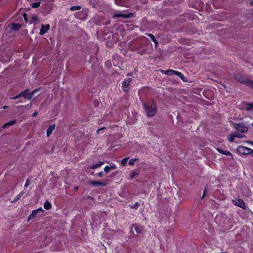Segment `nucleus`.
Wrapping results in <instances>:
<instances>
[{
	"instance_id": "a19ab883",
	"label": "nucleus",
	"mask_w": 253,
	"mask_h": 253,
	"mask_svg": "<svg viewBox=\"0 0 253 253\" xmlns=\"http://www.w3.org/2000/svg\"><path fill=\"white\" fill-rule=\"evenodd\" d=\"M36 210L38 212H43L44 211V210L42 207H40V208H38L37 209H36Z\"/></svg>"
},
{
	"instance_id": "7c9ffc66",
	"label": "nucleus",
	"mask_w": 253,
	"mask_h": 253,
	"mask_svg": "<svg viewBox=\"0 0 253 253\" xmlns=\"http://www.w3.org/2000/svg\"><path fill=\"white\" fill-rule=\"evenodd\" d=\"M81 9V6H72L70 10L71 11H75V10H80Z\"/></svg>"
},
{
	"instance_id": "aec40b11",
	"label": "nucleus",
	"mask_w": 253,
	"mask_h": 253,
	"mask_svg": "<svg viewBox=\"0 0 253 253\" xmlns=\"http://www.w3.org/2000/svg\"><path fill=\"white\" fill-rule=\"evenodd\" d=\"M38 213V212L36 210L32 211V213L28 216V220H30L31 219H33L35 217H36Z\"/></svg>"
},
{
	"instance_id": "6e6552de",
	"label": "nucleus",
	"mask_w": 253,
	"mask_h": 253,
	"mask_svg": "<svg viewBox=\"0 0 253 253\" xmlns=\"http://www.w3.org/2000/svg\"><path fill=\"white\" fill-rule=\"evenodd\" d=\"M133 13L130 12L129 13H121V12H118L115 13L113 16V18L116 19L119 17H123L125 18H129L133 17Z\"/></svg>"
},
{
	"instance_id": "2f4dec72",
	"label": "nucleus",
	"mask_w": 253,
	"mask_h": 253,
	"mask_svg": "<svg viewBox=\"0 0 253 253\" xmlns=\"http://www.w3.org/2000/svg\"><path fill=\"white\" fill-rule=\"evenodd\" d=\"M40 5V1L37 2L33 3L31 4V7L33 8H38Z\"/></svg>"
},
{
	"instance_id": "6e6d98bb",
	"label": "nucleus",
	"mask_w": 253,
	"mask_h": 253,
	"mask_svg": "<svg viewBox=\"0 0 253 253\" xmlns=\"http://www.w3.org/2000/svg\"><path fill=\"white\" fill-rule=\"evenodd\" d=\"M22 102H23V101H22V100H19V101H17V102H16V103H22Z\"/></svg>"
},
{
	"instance_id": "f704fd0d",
	"label": "nucleus",
	"mask_w": 253,
	"mask_h": 253,
	"mask_svg": "<svg viewBox=\"0 0 253 253\" xmlns=\"http://www.w3.org/2000/svg\"><path fill=\"white\" fill-rule=\"evenodd\" d=\"M138 53L140 55H144L145 54L147 53L148 52H147L146 49H142V50H139Z\"/></svg>"
},
{
	"instance_id": "bf43d9fd",
	"label": "nucleus",
	"mask_w": 253,
	"mask_h": 253,
	"mask_svg": "<svg viewBox=\"0 0 253 253\" xmlns=\"http://www.w3.org/2000/svg\"><path fill=\"white\" fill-rule=\"evenodd\" d=\"M251 154H252V156L253 157V151L251 153Z\"/></svg>"
},
{
	"instance_id": "412c9836",
	"label": "nucleus",
	"mask_w": 253,
	"mask_h": 253,
	"mask_svg": "<svg viewBox=\"0 0 253 253\" xmlns=\"http://www.w3.org/2000/svg\"><path fill=\"white\" fill-rule=\"evenodd\" d=\"M104 164V162L101 161H98V163L96 164H93L90 166V169H95L96 168H97L100 166H101Z\"/></svg>"
},
{
	"instance_id": "ea45409f",
	"label": "nucleus",
	"mask_w": 253,
	"mask_h": 253,
	"mask_svg": "<svg viewBox=\"0 0 253 253\" xmlns=\"http://www.w3.org/2000/svg\"><path fill=\"white\" fill-rule=\"evenodd\" d=\"M245 191V193H246L245 195L247 196H250L251 195L250 190L249 189H246Z\"/></svg>"
},
{
	"instance_id": "13d9d810",
	"label": "nucleus",
	"mask_w": 253,
	"mask_h": 253,
	"mask_svg": "<svg viewBox=\"0 0 253 253\" xmlns=\"http://www.w3.org/2000/svg\"><path fill=\"white\" fill-rule=\"evenodd\" d=\"M249 143H250V144H252L253 145V142L249 141Z\"/></svg>"
},
{
	"instance_id": "ddd939ff",
	"label": "nucleus",
	"mask_w": 253,
	"mask_h": 253,
	"mask_svg": "<svg viewBox=\"0 0 253 253\" xmlns=\"http://www.w3.org/2000/svg\"><path fill=\"white\" fill-rule=\"evenodd\" d=\"M55 126H55V124L50 125L49 126V127L47 130V131H46L47 137H49L52 133L53 130L55 128Z\"/></svg>"
},
{
	"instance_id": "a878e982",
	"label": "nucleus",
	"mask_w": 253,
	"mask_h": 253,
	"mask_svg": "<svg viewBox=\"0 0 253 253\" xmlns=\"http://www.w3.org/2000/svg\"><path fill=\"white\" fill-rule=\"evenodd\" d=\"M139 175L138 172H136L134 171H132L130 173V174L129 175L130 179H132V178H134L135 177L138 176Z\"/></svg>"
},
{
	"instance_id": "0eeeda50",
	"label": "nucleus",
	"mask_w": 253,
	"mask_h": 253,
	"mask_svg": "<svg viewBox=\"0 0 253 253\" xmlns=\"http://www.w3.org/2000/svg\"><path fill=\"white\" fill-rule=\"evenodd\" d=\"M234 127L238 131L242 133L247 132L248 127L244 126L242 123H238L234 124Z\"/></svg>"
},
{
	"instance_id": "8fccbe9b",
	"label": "nucleus",
	"mask_w": 253,
	"mask_h": 253,
	"mask_svg": "<svg viewBox=\"0 0 253 253\" xmlns=\"http://www.w3.org/2000/svg\"><path fill=\"white\" fill-rule=\"evenodd\" d=\"M109 64H110V62L108 61H106L105 63V65H108Z\"/></svg>"
},
{
	"instance_id": "1a4fd4ad",
	"label": "nucleus",
	"mask_w": 253,
	"mask_h": 253,
	"mask_svg": "<svg viewBox=\"0 0 253 253\" xmlns=\"http://www.w3.org/2000/svg\"><path fill=\"white\" fill-rule=\"evenodd\" d=\"M232 202L233 204L238 207L242 208L243 209H246V207L245 202L241 199H238L237 200H233Z\"/></svg>"
},
{
	"instance_id": "72a5a7b5",
	"label": "nucleus",
	"mask_w": 253,
	"mask_h": 253,
	"mask_svg": "<svg viewBox=\"0 0 253 253\" xmlns=\"http://www.w3.org/2000/svg\"><path fill=\"white\" fill-rule=\"evenodd\" d=\"M138 160V159H131L129 160L128 164L130 166H133L134 165L135 162Z\"/></svg>"
},
{
	"instance_id": "c756f323",
	"label": "nucleus",
	"mask_w": 253,
	"mask_h": 253,
	"mask_svg": "<svg viewBox=\"0 0 253 253\" xmlns=\"http://www.w3.org/2000/svg\"><path fill=\"white\" fill-rule=\"evenodd\" d=\"M39 91H40L39 89H36L32 91V92H29V95L28 96H30V99L31 100L34 96V95L35 94V93Z\"/></svg>"
},
{
	"instance_id": "5fc2aeb1",
	"label": "nucleus",
	"mask_w": 253,
	"mask_h": 253,
	"mask_svg": "<svg viewBox=\"0 0 253 253\" xmlns=\"http://www.w3.org/2000/svg\"><path fill=\"white\" fill-rule=\"evenodd\" d=\"M166 70H161V73H162L163 74H165V71H166Z\"/></svg>"
},
{
	"instance_id": "864d4df0",
	"label": "nucleus",
	"mask_w": 253,
	"mask_h": 253,
	"mask_svg": "<svg viewBox=\"0 0 253 253\" xmlns=\"http://www.w3.org/2000/svg\"><path fill=\"white\" fill-rule=\"evenodd\" d=\"M78 188H78V186H76V187H75L74 188V189H75V191H77V190H78Z\"/></svg>"
},
{
	"instance_id": "4d7b16f0",
	"label": "nucleus",
	"mask_w": 253,
	"mask_h": 253,
	"mask_svg": "<svg viewBox=\"0 0 253 253\" xmlns=\"http://www.w3.org/2000/svg\"><path fill=\"white\" fill-rule=\"evenodd\" d=\"M3 108L4 109H7V108H8V106H3Z\"/></svg>"
},
{
	"instance_id": "9d476101",
	"label": "nucleus",
	"mask_w": 253,
	"mask_h": 253,
	"mask_svg": "<svg viewBox=\"0 0 253 253\" xmlns=\"http://www.w3.org/2000/svg\"><path fill=\"white\" fill-rule=\"evenodd\" d=\"M242 107L247 111H253V102H244L242 104Z\"/></svg>"
},
{
	"instance_id": "5701e85b",
	"label": "nucleus",
	"mask_w": 253,
	"mask_h": 253,
	"mask_svg": "<svg viewBox=\"0 0 253 253\" xmlns=\"http://www.w3.org/2000/svg\"><path fill=\"white\" fill-rule=\"evenodd\" d=\"M44 208L46 210H50L52 208V205L50 202H49L48 200L46 201L44 204Z\"/></svg>"
},
{
	"instance_id": "58836bf2",
	"label": "nucleus",
	"mask_w": 253,
	"mask_h": 253,
	"mask_svg": "<svg viewBox=\"0 0 253 253\" xmlns=\"http://www.w3.org/2000/svg\"><path fill=\"white\" fill-rule=\"evenodd\" d=\"M146 35H147L148 37H149L151 40H153L154 39H155V36L153 34L151 33H146Z\"/></svg>"
},
{
	"instance_id": "473e14b6",
	"label": "nucleus",
	"mask_w": 253,
	"mask_h": 253,
	"mask_svg": "<svg viewBox=\"0 0 253 253\" xmlns=\"http://www.w3.org/2000/svg\"><path fill=\"white\" fill-rule=\"evenodd\" d=\"M129 159V157H125L124 158H123L122 160H121V164L123 165V166H124L126 165V162H127L128 160Z\"/></svg>"
},
{
	"instance_id": "c9c22d12",
	"label": "nucleus",
	"mask_w": 253,
	"mask_h": 253,
	"mask_svg": "<svg viewBox=\"0 0 253 253\" xmlns=\"http://www.w3.org/2000/svg\"><path fill=\"white\" fill-rule=\"evenodd\" d=\"M247 86L253 89V81L252 80H250L249 82L248 83V84H247Z\"/></svg>"
},
{
	"instance_id": "423d86ee",
	"label": "nucleus",
	"mask_w": 253,
	"mask_h": 253,
	"mask_svg": "<svg viewBox=\"0 0 253 253\" xmlns=\"http://www.w3.org/2000/svg\"><path fill=\"white\" fill-rule=\"evenodd\" d=\"M29 89H26L25 90L21 91L19 94L17 95L16 96L11 97V99L15 100V99H18L21 97H23L25 99L30 100V96H28L29 95Z\"/></svg>"
},
{
	"instance_id": "e433bc0d",
	"label": "nucleus",
	"mask_w": 253,
	"mask_h": 253,
	"mask_svg": "<svg viewBox=\"0 0 253 253\" xmlns=\"http://www.w3.org/2000/svg\"><path fill=\"white\" fill-rule=\"evenodd\" d=\"M233 133H234V134L235 135V138L237 137V138H242L244 136V135L243 134H239L238 132H234Z\"/></svg>"
},
{
	"instance_id": "f8f14e48",
	"label": "nucleus",
	"mask_w": 253,
	"mask_h": 253,
	"mask_svg": "<svg viewBox=\"0 0 253 253\" xmlns=\"http://www.w3.org/2000/svg\"><path fill=\"white\" fill-rule=\"evenodd\" d=\"M89 182L93 186H105L108 184V182L106 181L99 182L97 181L89 180Z\"/></svg>"
},
{
	"instance_id": "b1692460",
	"label": "nucleus",
	"mask_w": 253,
	"mask_h": 253,
	"mask_svg": "<svg viewBox=\"0 0 253 253\" xmlns=\"http://www.w3.org/2000/svg\"><path fill=\"white\" fill-rule=\"evenodd\" d=\"M20 27V24L17 23H13L12 24V29L14 31H17L18 30Z\"/></svg>"
},
{
	"instance_id": "052dcab7",
	"label": "nucleus",
	"mask_w": 253,
	"mask_h": 253,
	"mask_svg": "<svg viewBox=\"0 0 253 253\" xmlns=\"http://www.w3.org/2000/svg\"><path fill=\"white\" fill-rule=\"evenodd\" d=\"M143 38H144V39H147V38H146L145 36H143L142 37Z\"/></svg>"
},
{
	"instance_id": "4c0bfd02",
	"label": "nucleus",
	"mask_w": 253,
	"mask_h": 253,
	"mask_svg": "<svg viewBox=\"0 0 253 253\" xmlns=\"http://www.w3.org/2000/svg\"><path fill=\"white\" fill-rule=\"evenodd\" d=\"M30 179L29 178H27V180H26V182H25V184L24 185V187L25 188L28 187V186L29 185V184H30Z\"/></svg>"
},
{
	"instance_id": "cd10ccee",
	"label": "nucleus",
	"mask_w": 253,
	"mask_h": 253,
	"mask_svg": "<svg viewBox=\"0 0 253 253\" xmlns=\"http://www.w3.org/2000/svg\"><path fill=\"white\" fill-rule=\"evenodd\" d=\"M140 206L139 202H135L134 204L131 205L130 206L131 208L134 209H137V208Z\"/></svg>"
},
{
	"instance_id": "bb28decb",
	"label": "nucleus",
	"mask_w": 253,
	"mask_h": 253,
	"mask_svg": "<svg viewBox=\"0 0 253 253\" xmlns=\"http://www.w3.org/2000/svg\"><path fill=\"white\" fill-rule=\"evenodd\" d=\"M235 138V137L234 133L230 134L228 136V140L230 142H234Z\"/></svg>"
},
{
	"instance_id": "6ab92c4d",
	"label": "nucleus",
	"mask_w": 253,
	"mask_h": 253,
	"mask_svg": "<svg viewBox=\"0 0 253 253\" xmlns=\"http://www.w3.org/2000/svg\"><path fill=\"white\" fill-rule=\"evenodd\" d=\"M177 71L174 70L172 69H169L165 71V74L167 75L168 76H172L173 75H176V73Z\"/></svg>"
},
{
	"instance_id": "4468645a",
	"label": "nucleus",
	"mask_w": 253,
	"mask_h": 253,
	"mask_svg": "<svg viewBox=\"0 0 253 253\" xmlns=\"http://www.w3.org/2000/svg\"><path fill=\"white\" fill-rule=\"evenodd\" d=\"M217 151L221 154L225 155L228 156H232V153L228 150H224L220 148L216 149Z\"/></svg>"
},
{
	"instance_id": "a18cd8bd",
	"label": "nucleus",
	"mask_w": 253,
	"mask_h": 253,
	"mask_svg": "<svg viewBox=\"0 0 253 253\" xmlns=\"http://www.w3.org/2000/svg\"><path fill=\"white\" fill-rule=\"evenodd\" d=\"M134 229H135V231L137 233H140V228L138 227H135Z\"/></svg>"
},
{
	"instance_id": "7ed1b4c3",
	"label": "nucleus",
	"mask_w": 253,
	"mask_h": 253,
	"mask_svg": "<svg viewBox=\"0 0 253 253\" xmlns=\"http://www.w3.org/2000/svg\"><path fill=\"white\" fill-rule=\"evenodd\" d=\"M132 81L131 78H125L122 82V88L123 91L127 93L129 92L130 87L131 85V82Z\"/></svg>"
},
{
	"instance_id": "3c124183",
	"label": "nucleus",
	"mask_w": 253,
	"mask_h": 253,
	"mask_svg": "<svg viewBox=\"0 0 253 253\" xmlns=\"http://www.w3.org/2000/svg\"><path fill=\"white\" fill-rule=\"evenodd\" d=\"M250 5H252V6H253V0L250 1Z\"/></svg>"
},
{
	"instance_id": "4be33fe9",
	"label": "nucleus",
	"mask_w": 253,
	"mask_h": 253,
	"mask_svg": "<svg viewBox=\"0 0 253 253\" xmlns=\"http://www.w3.org/2000/svg\"><path fill=\"white\" fill-rule=\"evenodd\" d=\"M116 169V167L115 166H106L104 169V170L105 173H108L111 169Z\"/></svg>"
},
{
	"instance_id": "39448f33",
	"label": "nucleus",
	"mask_w": 253,
	"mask_h": 253,
	"mask_svg": "<svg viewBox=\"0 0 253 253\" xmlns=\"http://www.w3.org/2000/svg\"><path fill=\"white\" fill-rule=\"evenodd\" d=\"M237 150L241 155H248L253 151L252 149L243 146H239Z\"/></svg>"
},
{
	"instance_id": "393cba45",
	"label": "nucleus",
	"mask_w": 253,
	"mask_h": 253,
	"mask_svg": "<svg viewBox=\"0 0 253 253\" xmlns=\"http://www.w3.org/2000/svg\"><path fill=\"white\" fill-rule=\"evenodd\" d=\"M23 192H21L20 193H19L13 199L12 202L14 203L18 201L20 198L22 197V196L23 195Z\"/></svg>"
},
{
	"instance_id": "37998d69",
	"label": "nucleus",
	"mask_w": 253,
	"mask_h": 253,
	"mask_svg": "<svg viewBox=\"0 0 253 253\" xmlns=\"http://www.w3.org/2000/svg\"><path fill=\"white\" fill-rule=\"evenodd\" d=\"M104 173L103 171H101L97 174H96V175L99 176L100 177H102L104 176Z\"/></svg>"
},
{
	"instance_id": "f3484780",
	"label": "nucleus",
	"mask_w": 253,
	"mask_h": 253,
	"mask_svg": "<svg viewBox=\"0 0 253 253\" xmlns=\"http://www.w3.org/2000/svg\"><path fill=\"white\" fill-rule=\"evenodd\" d=\"M16 122V120L15 119H14V120H10L9 121V122L5 123L3 126H2V128H7V126H12V125H14Z\"/></svg>"
},
{
	"instance_id": "79ce46f5",
	"label": "nucleus",
	"mask_w": 253,
	"mask_h": 253,
	"mask_svg": "<svg viewBox=\"0 0 253 253\" xmlns=\"http://www.w3.org/2000/svg\"><path fill=\"white\" fill-rule=\"evenodd\" d=\"M207 194V190H206V188H205L204 190V191H203V195H202V197L201 198V199H203L206 195Z\"/></svg>"
},
{
	"instance_id": "49530a36",
	"label": "nucleus",
	"mask_w": 253,
	"mask_h": 253,
	"mask_svg": "<svg viewBox=\"0 0 253 253\" xmlns=\"http://www.w3.org/2000/svg\"><path fill=\"white\" fill-rule=\"evenodd\" d=\"M106 129V127H102V128H100V129H98V130H97V133H98L100 131L102 130H104V129Z\"/></svg>"
},
{
	"instance_id": "c85d7f7f",
	"label": "nucleus",
	"mask_w": 253,
	"mask_h": 253,
	"mask_svg": "<svg viewBox=\"0 0 253 253\" xmlns=\"http://www.w3.org/2000/svg\"><path fill=\"white\" fill-rule=\"evenodd\" d=\"M39 91H40L39 89H36L32 91V92H29V95L28 96H30V99L31 100L34 96V95L35 94V93Z\"/></svg>"
},
{
	"instance_id": "09e8293b",
	"label": "nucleus",
	"mask_w": 253,
	"mask_h": 253,
	"mask_svg": "<svg viewBox=\"0 0 253 253\" xmlns=\"http://www.w3.org/2000/svg\"><path fill=\"white\" fill-rule=\"evenodd\" d=\"M155 43V48H157V46L158 45V42H156V43Z\"/></svg>"
},
{
	"instance_id": "c03bdc74",
	"label": "nucleus",
	"mask_w": 253,
	"mask_h": 253,
	"mask_svg": "<svg viewBox=\"0 0 253 253\" xmlns=\"http://www.w3.org/2000/svg\"><path fill=\"white\" fill-rule=\"evenodd\" d=\"M23 17H24V19H25V21L26 22H27V14H26V13H24L23 14Z\"/></svg>"
},
{
	"instance_id": "a211bd4d",
	"label": "nucleus",
	"mask_w": 253,
	"mask_h": 253,
	"mask_svg": "<svg viewBox=\"0 0 253 253\" xmlns=\"http://www.w3.org/2000/svg\"><path fill=\"white\" fill-rule=\"evenodd\" d=\"M90 4L94 8H97L99 6V0H90Z\"/></svg>"
},
{
	"instance_id": "dca6fc26",
	"label": "nucleus",
	"mask_w": 253,
	"mask_h": 253,
	"mask_svg": "<svg viewBox=\"0 0 253 253\" xmlns=\"http://www.w3.org/2000/svg\"><path fill=\"white\" fill-rule=\"evenodd\" d=\"M176 75L178 76L183 82H186L187 81V78L181 72L177 71Z\"/></svg>"
},
{
	"instance_id": "9b49d317",
	"label": "nucleus",
	"mask_w": 253,
	"mask_h": 253,
	"mask_svg": "<svg viewBox=\"0 0 253 253\" xmlns=\"http://www.w3.org/2000/svg\"><path fill=\"white\" fill-rule=\"evenodd\" d=\"M50 26L49 24H42L40 30L39 34L43 35L48 32L49 30Z\"/></svg>"
},
{
	"instance_id": "f03ea898",
	"label": "nucleus",
	"mask_w": 253,
	"mask_h": 253,
	"mask_svg": "<svg viewBox=\"0 0 253 253\" xmlns=\"http://www.w3.org/2000/svg\"><path fill=\"white\" fill-rule=\"evenodd\" d=\"M233 78L239 83L247 86L248 83L250 80L249 79L248 76L243 75L241 73L234 74Z\"/></svg>"
},
{
	"instance_id": "20e7f679",
	"label": "nucleus",
	"mask_w": 253,
	"mask_h": 253,
	"mask_svg": "<svg viewBox=\"0 0 253 253\" xmlns=\"http://www.w3.org/2000/svg\"><path fill=\"white\" fill-rule=\"evenodd\" d=\"M88 12L86 9H83L82 11L76 12L74 16L75 17L80 20H85L87 18Z\"/></svg>"
},
{
	"instance_id": "de8ad7c7",
	"label": "nucleus",
	"mask_w": 253,
	"mask_h": 253,
	"mask_svg": "<svg viewBox=\"0 0 253 253\" xmlns=\"http://www.w3.org/2000/svg\"><path fill=\"white\" fill-rule=\"evenodd\" d=\"M38 114V113L37 112H34L33 114H32V116L33 117H36Z\"/></svg>"
},
{
	"instance_id": "f257e3e1",
	"label": "nucleus",
	"mask_w": 253,
	"mask_h": 253,
	"mask_svg": "<svg viewBox=\"0 0 253 253\" xmlns=\"http://www.w3.org/2000/svg\"><path fill=\"white\" fill-rule=\"evenodd\" d=\"M143 108L148 117L155 116L157 112L156 102L154 100L147 101L143 103Z\"/></svg>"
},
{
	"instance_id": "2eb2a0df",
	"label": "nucleus",
	"mask_w": 253,
	"mask_h": 253,
	"mask_svg": "<svg viewBox=\"0 0 253 253\" xmlns=\"http://www.w3.org/2000/svg\"><path fill=\"white\" fill-rule=\"evenodd\" d=\"M140 48V45H134L133 44L132 42L129 43V48L132 51H136L139 50Z\"/></svg>"
},
{
	"instance_id": "603ef678",
	"label": "nucleus",
	"mask_w": 253,
	"mask_h": 253,
	"mask_svg": "<svg viewBox=\"0 0 253 253\" xmlns=\"http://www.w3.org/2000/svg\"><path fill=\"white\" fill-rule=\"evenodd\" d=\"M152 41L154 42V43H156V42H157V41L156 40V39H154L153 40H152Z\"/></svg>"
}]
</instances>
